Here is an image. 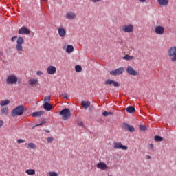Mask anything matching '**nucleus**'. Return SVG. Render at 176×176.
I'll use <instances>...</instances> for the list:
<instances>
[{
	"label": "nucleus",
	"instance_id": "obj_1",
	"mask_svg": "<svg viewBox=\"0 0 176 176\" xmlns=\"http://www.w3.org/2000/svg\"><path fill=\"white\" fill-rule=\"evenodd\" d=\"M16 39H17L16 41V50H17V52H20L23 51V43H25V40L23 39V37H17L14 36V37H11V41L12 42H14L16 41Z\"/></svg>",
	"mask_w": 176,
	"mask_h": 176
},
{
	"label": "nucleus",
	"instance_id": "obj_2",
	"mask_svg": "<svg viewBox=\"0 0 176 176\" xmlns=\"http://www.w3.org/2000/svg\"><path fill=\"white\" fill-rule=\"evenodd\" d=\"M25 111V107L23 106H19L14 109H12V111H11V117L16 118L17 116H20L23 114V111Z\"/></svg>",
	"mask_w": 176,
	"mask_h": 176
},
{
	"label": "nucleus",
	"instance_id": "obj_3",
	"mask_svg": "<svg viewBox=\"0 0 176 176\" xmlns=\"http://www.w3.org/2000/svg\"><path fill=\"white\" fill-rule=\"evenodd\" d=\"M59 116H62V120H68L72 117V113H69V109L65 108L59 111Z\"/></svg>",
	"mask_w": 176,
	"mask_h": 176
},
{
	"label": "nucleus",
	"instance_id": "obj_4",
	"mask_svg": "<svg viewBox=\"0 0 176 176\" xmlns=\"http://www.w3.org/2000/svg\"><path fill=\"white\" fill-rule=\"evenodd\" d=\"M17 80V76L14 74H8L7 76V85H16Z\"/></svg>",
	"mask_w": 176,
	"mask_h": 176
},
{
	"label": "nucleus",
	"instance_id": "obj_5",
	"mask_svg": "<svg viewBox=\"0 0 176 176\" xmlns=\"http://www.w3.org/2000/svg\"><path fill=\"white\" fill-rule=\"evenodd\" d=\"M168 56L172 62H176V47H170L168 50Z\"/></svg>",
	"mask_w": 176,
	"mask_h": 176
},
{
	"label": "nucleus",
	"instance_id": "obj_6",
	"mask_svg": "<svg viewBox=\"0 0 176 176\" xmlns=\"http://www.w3.org/2000/svg\"><path fill=\"white\" fill-rule=\"evenodd\" d=\"M121 31L124 33H132L134 31V27H133V25L128 24V25H124L122 27H121Z\"/></svg>",
	"mask_w": 176,
	"mask_h": 176
},
{
	"label": "nucleus",
	"instance_id": "obj_7",
	"mask_svg": "<svg viewBox=\"0 0 176 176\" xmlns=\"http://www.w3.org/2000/svg\"><path fill=\"white\" fill-rule=\"evenodd\" d=\"M124 67H120L115 70L110 71L109 74L111 76H116L122 74L124 73Z\"/></svg>",
	"mask_w": 176,
	"mask_h": 176
},
{
	"label": "nucleus",
	"instance_id": "obj_8",
	"mask_svg": "<svg viewBox=\"0 0 176 176\" xmlns=\"http://www.w3.org/2000/svg\"><path fill=\"white\" fill-rule=\"evenodd\" d=\"M126 74H129V75L130 76H137L139 75V73L137 71L134 70V69H133L131 66L126 67Z\"/></svg>",
	"mask_w": 176,
	"mask_h": 176
},
{
	"label": "nucleus",
	"instance_id": "obj_9",
	"mask_svg": "<svg viewBox=\"0 0 176 176\" xmlns=\"http://www.w3.org/2000/svg\"><path fill=\"white\" fill-rule=\"evenodd\" d=\"M113 148L126 151V149H129V147H126V146L122 145L121 142H115L113 143Z\"/></svg>",
	"mask_w": 176,
	"mask_h": 176
},
{
	"label": "nucleus",
	"instance_id": "obj_10",
	"mask_svg": "<svg viewBox=\"0 0 176 176\" xmlns=\"http://www.w3.org/2000/svg\"><path fill=\"white\" fill-rule=\"evenodd\" d=\"M57 31L58 35H59L60 38H64L67 35V32L65 31V29L63 27L58 28Z\"/></svg>",
	"mask_w": 176,
	"mask_h": 176
},
{
	"label": "nucleus",
	"instance_id": "obj_11",
	"mask_svg": "<svg viewBox=\"0 0 176 176\" xmlns=\"http://www.w3.org/2000/svg\"><path fill=\"white\" fill-rule=\"evenodd\" d=\"M30 33L31 30H29L26 27H22V28L19 29V34L29 35Z\"/></svg>",
	"mask_w": 176,
	"mask_h": 176
},
{
	"label": "nucleus",
	"instance_id": "obj_12",
	"mask_svg": "<svg viewBox=\"0 0 176 176\" xmlns=\"http://www.w3.org/2000/svg\"><path fill=\"white\" fill-rule=\"evenodd\" d=\"M155 32L157 35H163L164 34V28L163 26H155Z\"/></svg>",
	"mask_w": 176,
	"mask_h": 176
},
{
	"label": "nucleus",
	"instance_id": "obj_13",
	"mask_svg": "<svg viewBox=\"0 0 176 176\" xmlns=\"http://www.w3.org/2000/svg\"><path fill=\"white\" fill-rule=\"evenodd\" d=\"M47 72L49 75H53L54 74H56V67L50 65L47 67Z\"/></svg>",
	"mask_w": 176,
	"mask_h": 176
},
{
	"label": "nucleus",
	"instance_id": "obj_14",
	"mask_svg": "<svg viewBox=\"0 0 176 176\" xmlns=\"http://www.w3.org/2000/svg\"><path fill=\"white\" fill-rule=\"evenodd\" d=\"M97 168L101 170H106L108 168L107 165L104 162H98L97 164Z\"/></svg>",
	"mask_w": 176,
	"mask_h": 176
},
{
	"label": "nucleus",
	"instance_id": "obj_15",
	"mask_svg": "<svg viewBox=\"0 0 176 176\" xmlns=\"http://www.w3.org/2000/svg\"><path fill=\"white\" fill-rule=\"evenodd\" d=\"M76 15L74 12H67L65 14V19L72 21L76 19Z\"/></svg>",
	"mask_w": 176,
	"mask_h": 176
},
{
	"label": "nucleus",
	"instance_id": "obj_16",
	"mask_svg": "<svg viewBox=\"0 0 176 176\" xmlns=\"http://www.w3.org/2000/svg\"><path fill=\"white\" fill-rule=\"evenodd\" d=\"M122 127L124 128V129L128 131L130 133L134 132V127L131 126V125H129L126 123H124L122 124Z\"/></svg>",
	"mask_w": 176,
	"mask_h": 176
},
{
	"label": "nucleus",
	"instance_id": "obj_17",
	"mask_svg": "<svg viewBox=\"0 0 176 176\" xmlns=\"http://www.w3.org/2000/svg\"><path fill=\"white\" fill-rule=\"evenodd\" d=\"M105 85H113V87H119V83L116 81H113L112 80H107L106 82H105Z\"/></svg>",
	"mask_w": 176,
	"mask_h": 176
},
{
	"label": "nucleus",
	"instance_id": "obj_18",
	"mask_svg": "<svg viewBox=\"0 0 176 176\" xmlns=\"http://www.w3.org/2000/svg\"><path fill=\"white\" fill-rule=\"evenodd\" d=\"M43 108L44 109V110L50 111L52 110V109H53V107L50 103H44L43 104Z\"/></svg>",
	"mask_w": 176,
	"mask_h": 176
},
{
	"label": "nucleus",
	"instance_id": "obj_19",
	"mask_svg": "<svg viewBox=\"0 0 176 176\" xmlns=\"http://www.w3.org/2000/svg\"><path fill=\"white\" fill-rule=\"evenodd\" d=\"M74 50V48L73 47V45H67V49L65 50V52L67 53L72 54Z\"/></svg>",
	"mask_w": 176,
	"mask_h": 176
},
{
	"label": "nucleus",
	"instance_id": "obj_20",
	"mask_svg": "<svg viewBox=\"0 0 176 176\" xmlns=\"http://www.w3.org/2000/svg\"><path fill=\"white\" fill-rule=\"evenodd\" d=\"M25 173L29 176H33L35 175V170L34 169H28L25 171Z\"/></svg>",
	"mask_w": 176,
	"mask_h": 176
},
{
	"label": "nucleus",
	"instance_id": "obj_21",
	"mask_svg": "<svg viewBox=\"0 0 176 176\" xmlns=\"http://www.w3.org/2000/svg\"><path fill=\"white\" fill-rule=\"evenodd\" d=\"M157 1L162 6H166L169 3L168 0H157Z\"/></svg>",
	"mask_w": 176,
	"mask_h": 176
},
{
	"label": "nucleus",
	"instance_id": "obj_22",
	"mask_svg": "<svg viewBox=\"0 0 176 176\" xmlns=\"http://www.w3.org/2000/svg\"><path fill=\"white\" fill-rule=\"evenodd\" d=\"M1 115L7 116L8 115V107H3L1 109Z\"/></svg>",
	"mask_w": 176,
	"mask_h": 176
},
{
	"label": "nucleus",
	"instance_id": "obj_23",
	"mask_svg": "<svg viewBox=\"0 0 176 176\" xmlns=\"http://www.w3.org/2000/svg\"><path fill=\"white\" fill-rule=\"evenodd\" d=\"M43 114H44V111H36V112L32 113V117L38 118L43 116Z\"/></svg>",
	"mask_w": 176,
	"mask_h": 176
},
{
	"label": "nucleus",
	"instance_id": "obj_24",
	"mask_svg": "<svg viewBox=\"0 0 176 176\" xmlns=\"http://www.w3.org/2000/svg\"><path fill=\"white\" fill-rule=\"evenodd\" d=\"M28 83L31 85H36V83H38V80H36V78L29 79Z\"/></svg>",
	"mask_w": 176,
	"mask_h": 176
},
{
	"label": "nucleus",
	"instance_id": "obj_25",
	"mask_svg": "<svg viewBox=\"0 0 176 176\" xmlns=\"http://www.w3.org/2000/svg\"><path fill=\"white\" fill-rule=\"evenodd\" d=\"M91 106V103L89 101H82V107L87 109Z\"/></svg>",
	"mask_w": 176,
	"mask_h": 176
},
{
	"label": "nucleus",
	"instance_id": "obj_26",
	"mask_svg": "<svg viewBox=\"0 0 176 176\" xmlns=\"http://www.w3.org/2000/svg\"><path fill=\"white\" fill-rule=\"evenodd\" d=\"M135 111V109H134L133 107L130 106L129 107H126V113H133Z\"/></svg>",
	"mask_w": 176,
	"mask_h": 176
},
{
	"label": "nucleus",
	"instance_id": "obj_27",
	"mask_svg": "<svg viewBox=\"0 0 176 176\" xmlns=\"http://www.w3.org/2000/svg\"><path fill=\"white\" fill-rule=\"evenodd\" d=\"M133 59H134V57L129 54H126L125 55V56L122 57V60H133Z\"/></svg>",
	"mask_w": 176,
	"mask_h": 176
},
{
	"label": "nucleus",
	"instance_id": "obj_28",
	"mask_svg": "<svg viewBox=\"0 0 176 176\" xmlns=\"http://www.w3.org/2000/svg\"><path fill=\"white\" fill-rule=\"evenodd\" d=\"M26 145H28V149H35V148L36 147V146L34 143H28L26 144Z\"/></svg>",
	"mask_w": 176,
	"mask_h": 176
},
{
	"label": "nucleus",
	"instance_id": "obj_29",
	"mask_svg": "<svg viewBox=\"0 0 176 176\" xmlns=\"http://www.w3.org/2000/svg\"><path fill=\"white\" fill-rule=\"evenodd\" d=\"M8 104H10V100H2V102H1L0 105L1 107H5L8 105Z\"/></svg>",
	"mask_w": 176,
	"mask_h": 176
},
{
	"label": "nucleus",
	"instance_id": "obj_30",
	"mask_svg": "<svg viewBox=\"0 0 176 176\" xmlns=\"http://www.w3.org/2000/svg\"><path fill=\"white\" fill-rule=\"evenodd\" d=\"M74 70L76 71V72H81L82 67L80 65H76L74 67Z\"/></svg>",
	"mask_w": 176,
	"mask_h": 176
},
{
	"label": "nucleus",
	"instance_id": "obj_31",
	"mask_svg": "<svg viewBox=\"0 0 176 176\" xmlns=\"http://www.w3.org/2000/svg\"><path fill=\"white\" fill-rule=\"evenodd\" d=\"M154 140H155V142H162L163 141V138L158 135H155V137H154Z\"/></svg>",
	"mask_w": 176,
	"mask_h": 176
},
{
	"label": "nucleus",
	"instance_id": "obj_32",
	"mask_svg": "<svg viewBox=\"0 0 176 176\" xmlns=\"http://www.w3.org/2000/svg\"><path fill=\"white\" fill-rule=\"evenodd\" d=\"M139 129L140 130V131H146V126L145 125H140L139 126Z\"/></svg>",
	"mask_w": 176,
	"mask_h": 176
},
{
	"label": "nucleus",
	"instance_id": "obj_33",
	"mask_svg": "<svg viewBox=\"0 0 176 176\" xmlns=\"http://www.w3.org/2000/svg\"><path fill=\"white\" fill-rule=\"evenodd\" d=\"M113 114V113H112V112H107V111L103 112V116H104V117H107V116H111Z\"/></svg>",
	"mask_w": 176,
	"mask_h": 176
},
{
	"label": "nucleus",
	"instance_id": "obj_34",
	"mask_svg": "<svg viewBox=\"0 0 176 176\" xmlns=\"http://www.w3.org/2000/svg\"><path fill=\"white\" fill-rule=\"evenodd\" d=\"M50 102V96H45L44 98V103H49Z\"/></svg>",
	"mask_w": 176,
	"mask_h": 176
},
{
	"label": "nucleus",
	"instance_id": "obj_35",
	"mask_svg": "<svg viewBox=\"0 0 176 176\" xmlns=\"http://www.w3.org/2000/svg\"><path fill=\"white\" fill-rule=\"evenodd\" d=\"M48 175L49 176H58V173L56 172L51 171V172H49Z\"/></svg>",
	"mask_w": 176,
	"mask_h": 176
},
{
	"label": "nucleus",
	"instance_id": "obj_36",
	"mask_svg": "<svg viewBox=\"0 0 176 176\" xmlns=\"http://www.w3.org/2000/svg\"><path fill=\"white\" fill-rule=\"evenodd\" d=\"M25 143V140L19 139L17 140V144H23Z\"/></svg>",
	"mask_w": 176,
	"mask_h": 176
},
{
	"label": "nucleus",
	"instance_id": "obj_37",
	"mask_svg": "<svg viewBox=\"0 0 176 176\" xmlns=\"http://www.w3.org/2000/svg\"><path fill=\"white\" fill-rule=\"evenodd\" d=\"M53 142V138H47V143L51 144Z\"/></svg>",
	"mask_w": 176,
	"mask_h": 176
},
{
	"label": "nucleus",
	"instance_id": "obj_38",
	"mask_svg": "<svg viewBox=\"0 0 176 176\" xmlns=\"http://www.w3.org/2000/svg\"><path fill=\"white\" fill-rule=\"evenodd\" d=\"M43 75V72L36 71V76H41Z\"/></svg>",
	"mask_w": 176,
	"mask_h": 176
},
{
	"label": "nucleus",
	"instance_id": "obj_39",
	"mask_svg": "<svg viewBox=\"0 0 176 176\" xmlns=\"http://www.w3.org/2000/svg\"><path fill=\"white\" fill-rule=\"evenodd\" d=\"M60 96H62V98H63L64 99H66L68 98V96L67 95V94H60Z\"/></svg>",
	"mask_w": 176,
	"mask_h": 176
},
{
	"label": "nucleus",
	"instance_id": "obj_40",
	"mask_svg": "<svg viewBox=\"0 0 176 176\" xmlns=\"http://www.w3.org/2000/svg\"><path fill=\"white\" fill-rule=\"evenodd\" d=\"M77 124H78L79 126H83V122H82L81 121H80L79 122H77Z\"/></svg>",
	"mask_w": 176,
	"mask_h": 176
},
{
	"label": "nucleus",
	"instance_id": "obj_41",
	"mask_svg": "<svg viewBox=\"0 0 176 176\" xmlns=\"http://www.w3.org/2000/svg\"><path fill=\"white\" fill-rule=\"evenodd\" d=\"M3 126V121L0 120V128H2Z\"/></svg>",
	"mask_w": 176,
	"mask_h": 176
},
{
	"label": "nucleus",
	"instance_id": "obj_42",
	"mask_svg": "<svg viewBox=\"0 0 176 176\" xmlns=\"http://www.w3.org/2000/svg\"><path fill=\"white\" fill-rule=\"evenodd\" d=\"M43 124H44V122L41 123V124H36V125H35L33 128H35V127L38 126H41V125H43Z\"/></svg>",
	"mask_w": 176,
	"mask_h": 176
},
{
	"label": "nucleus",
	"instance_id": "obj_43",
	"mask_svg": "<svg viewBox=\"0 0 176 176\" xmlns=\"http://www.w3.org/2000/svg\"><path fill=\"white\" fill-rule=\"evenodd\" d=\"M94 3H98L100 2L101 0H91Z\"/></svg>",
	"mask_w": 176,
	"mask_h": 176
},
{
	"label": "nucleus",
	"instance_id": "obj_44",
	"mask_svg": "<svg viewBox=\"0 0 176 176\" xmlns=\"http://www.w3.org/2000/svg\"><path fill=\"white\" fill-rule=\"evenodd\" d=\"M149 148H154V144H149Z\"/></svg>",
	"mask_w": 176,
	"mask_h": 176
},
{
	"label": "nucleus",
	"instance_id": "obj_45",
	"mask_svg": "<svg viewBox=\"0 0 176 176\" xmlns=\"http://www.w3.org/2000/svg\"><path fill=\"white\" fill-rule=\"evenodd\" d=\"M146 0H139V2L144 3Z\"/></svg>",
	"mask_w": 176,
	"mask_h": 176
},
{
	"label": "nucleus",
	"instance_id": "obj_46",
	"mask_svg": "<svg viewBox=\"0 0 176 176\" xmlns=\"http://www.w3.org/2000/svg\"><path fill=\"white\" fill-rule=\"evenodd\" d=\"M94 109V107L91 106V107H89V110L92 111Z\"/></svg>",
	"mask_w": 176,
	"mask_h": 176
},
{
	"label": "nucleus",
	"instance_id": "obj_47",
	"mask_svg": "<svg viewBox=\"0 0 176 176\" xmlns=\"http://www.w3.org/2000/svg\"><path fill=\"white\" fill-rule=\"evenodd\" d=\"M148 160L151 159V156L147 157Z\"/></svg>",
	"mask_w": 176,
	"mask_h": 176
},
{
	"label": "nucleus",
	"instance_id": "obj_48",
	"mask_svg": "<svg viewBox=\"0 0 176 176\" xmlns=\"http://www.w3.org/2000/svg\"><path fill=\"white\" fill-rule=\"evenodd\" d=\"M43 1L45 2V1H47V0H42Z\"/></svg>",
	"mask_w": 176,
	"mask_h": 176
},
{
	"label": "nucleus",
	"instance_id": "obj_49",
	"mask_svg": "<svg viewBox=\"0 0 176 176\" xmlns=\"http://www.w3.org/2000/svg\"><path fill=\"white\" fill-rule=\"evenodd\" d=\"M45 133H49V131H45Z\"/></svg>",
	"mask_w": 176,
	"mask_h": 176
}]
</instances>
